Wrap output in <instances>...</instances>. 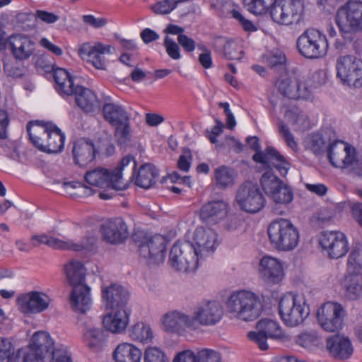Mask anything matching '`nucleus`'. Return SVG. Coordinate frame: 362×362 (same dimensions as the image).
Wrapping results in <instances>:
<instances>
[{
    "label": "nucleus",
    "instance_id": "0eeeda50",
    "mask_svg": "<svg viewBox=\"0 0 362 362\" xmlns=\"http://www.w3.org/2000/svg\"><path fill=\"white\" fill-rule=\"evenodd\" d=\"M279 313L286 325L296 327L307 318L310 314V308L303 295L291 293L281 298Z\"/></svg>",
    "mask_w": 362,
    "mask_h": 362
},
{
    "label": "nucleus",
    "instance_id": "774afa93",
    "mask_svg": "<svg viewBox=\"0 0 362 362\" xmlns=\"http://www.w3.org/2000/svg\"><path fill=\"white\" fill-rule=\"evenodd\" d=\"M159 35L150 28H145L141 33V38L145 44L156 41L159 38Z\"/></svg>",
    "mask_w": 362,
    "mask_h": 362
},
{
    "label": "nucleus",
    "instance_id": "ea45409f",
    "mask_svg": "<svg viewBox=\"0 0 362 362\" xmlns=\"http://www.w3.org/2000/svg\"><path fill=\"white\" fill-rule=\"evenodd\" d=\"M158 175V170L153 165H142L138 171L135 185L141 188L148 189L156 182L155 180Z\"/></svg>",
    "mask_w": 362,
    "mask_h": 362
},
{
    "label": "nucleus",
    "instance_id": "a19ab883",
    "mask_svg": "<svg viewBox=\"0 0 362 362\" xmlns=\"http://www.w3.org/2000/svg\"><path fill=\"white\" fill-rule=\"evenodd\" d=\"M358 274L349 273L343 281L344 296L346 298L354 300L362 295V284Z\"/></svg>",
    "mask_w": 362,
    "mask_h": 362
},
{
    "label": "nucleus",
    "instance_id": "7c9ffc66",
    "mask_svg": "<svg viewBox=\"0 0 362 362\" xmlns=\"http://www.w3.org/2000/svg\"><path fill=\"white\" fill-rule=\"evenodd\" d=\"M163 325L167 331L179 334L186 329L195 330L192 315L177 310L165 315Z\"/></svg>",
    "mask_w": 362,
    "mask_h": 362
},
{
    "label": "nucleus",
    "instance_id": "79ce46f5",
    "mask_svg": "<svg viewBox=\"0 0 362 362\" xmlns=\"http://www.w3.org/2000/svg\"><path fill=\"white\" fill-rule=\"evenodd\" d=\"M106 331L100 328L88 327L83 330V339L91 349L99 350L106 341Z\"/></svg>",
    "mask_w": 362,
    "mask_h": 362
},
{
    "label": "nucleus",
    "instance_id": "f8f14e48",
    "mask_svg": "<svg viewBox=\"0 0 362 362\" xmlns=\"http://www.w3.org/2000/svg\"><path fill=\"white\" fill-rule=\"evenodd\" d=\"M246 141L250 148L255 151L252 156L254 161L269 168H275L281 175L284 176L287 174L290 164L274 148L268 146L264 151H262L259 140L257 136H249Z\"/></svg>",
    "mask_w": 362,
    "mask_h": 362
},
{
    "label": "nucleus",
    "instance_id": "a211bd4d",
    "mask_svg": "<svg viewBox=\"0 0 362 362\" xmlns=\"http://www.w3.org/2000/svg\"><path fill=\"white\" fill-rule=\"evenodd\" d=\"M257 331H251L247 334V337L258 345V347L265 351L268 349L267 339H282L285 334L279 325L270 319H262L256 325Z\"/></svg>",
    "mask_w": 362,
    "mask_h": 362
},
{
    "label": "nucleus",
    "instance_id": "cd10ccee",
    "mask_svg": "<svg viewBox=\"0 0 362 362\" xmlns=\"http://www.w3.org/2000/svg\"><path fill=\"white\" fill-rule=\"evenodd\" d=\"M102 297L110 309H127L129 299V291L122 286L116 284L102 289Z\"/></svg>",
    "mask_w": 362,
    "mask_h": 362
},
{
    "label": "nucleus",
    "instance_id": "e2e57ef3",
    "mask_svg": "<svg viewBox=\"0 0 362 362\" xmlns=\"http://www.w3.org/2000/svg\"><path fill=\"white\" fill-rule=\"evenodd\" d=\"M173 362H197V351L184 350L177 353Z\"/></svg>",
    "mask_w": 362,
    "mask_h": 362
},
{
    "label": "nucleus",
    "instance_id": "20e7f679",
    "mask_svg": "<svg viewBox=\"0 0 362 362\" xmlns=\"http://www.w3.org/2000/svg\"><path fill=\"white\" fill-rule=\"evenodd\" d=\"M227 312L238 320L250 322L256 320L262 311L259 297L247 290L233 292L226 302Z\"/></svg>",
    "mask_w": 362,
    "mask_h": 362
},
{
    "label": "nucleus",
    "instance_id": "c756f323",
    "mask_svg": "<svg viewBox=\"0 0 362 362\" xmlns=\"http://www.w3.org/2000/svg\"><path fill=\"white\" fill-rule=\"evenodd\" d=\"M259 271L262 279L269 284H278L284 275L281 262L275 258L267 256L261 259Z\"/></svg>",
    "mask_w": 362,
    "mask_h": 362
},
{
    "label": "nucleus",
    "instance_id": "680f3d73",
    "mask_svg": "<svg viewBox=\"0 0 362 362\" xmlns=\"http://www.w3.org/2000/svg\"><path fill=\"white\" fill-rule=\"evenodd\" d=\"M279 133L284 137L288 146L291 149L296 150L298 147V144L294 139L293 135L290 132L288 127L284 124L282 122L279 124Z\"/></svg>",
    "mask_w": 362,
    "mask_h": 362
},
{
    "label": "nucleus",
    "instance_id": "338daca9",
    "mask_svg": "<svg viewBox=\"0 0 362 362\" xmlns=\"http://www.w3.org/2000/svg\"><path fill=\"white\" fill-rule=\"evenodd\" d=\"M83 22L95 28H100L105 26L107 21L105 18H96L93 15H85L83 16Z\"/></svg>",
    "mask_w": 362,
    "mask_h": 362
},
{
    "label": "nucleus",
    "instance_id": "58836bf2",
    "mask_svg": "<svg viewBox=\"0 0 362 362\" xmlns=\"http://www.w3.org/2000/svg\"><path fill=\"white\" fill-rule=\"evenodd\" d=\"M324 83V80L320 78V73L315 72L312 76L308 78L305 82L300 83L298 81L296 87V99H310L312 95L313 89L318 88Z\"/></svg>",
    "mask_w": 362,
    "mask_h": 362
},
{
    "label": "nucleus",
    "instance_id": "473e14b6",
    "mask_svg": "<svg viewBox=\"0 0 362 362\" xmlns=\"http://www.w3.org/2000/svg\"><path fill=\"white\" fill-rule=\"evenodd\" d=\"M95 153L93 143L84 139L76 141L72 149L74 163L82 168L86 167L95 160Z\"/></svg>",
    "mask_w": 362,
    "mask_h": 362
},
{
    "label": "nucleus",
    "instance_id": "9b49d317",
    "mask_svg": "<svg viewBox=\"0 0 362 362\" xmlns=\"http://www.w3.org/2000/svg\"><path fill=\"white\" fill-rule=\"evenodd\" d=\"M105 119L115 128V136L120 144H124L131 139L129 114L125 108L117 103H105L103 107Z\"/></svg>",
    "mask_w": 362,
    "mask_h": 362
},
{
    "label": "nucleus",
    "instance_id": "a878e982",
    "mask_svg": "<svg viewBox=\"0 0 362 362\" xmlns=\"http://www.w3.org/2000/svg\"><path fill=\"white\" fill-rule=\"evenodd\" d=\"M217 238L216 233L211 228L200 227L195 230L193 244L197 249L199 258L214 252L219 244Z\"/></svg>",
    "mask_w": 362,
    "mask_h": 362
},
{
    "label": "nucleus",
    "instance_id": "423d86ee",
    "mask_svg": "<svg viewBox=\"0 0 362 362\" xmlns=\"http://www.w3.org/2000/svg\"><path fill=\"white\" fill-rule=\"evenodd\" d=\"M267 233L271 244L278 250H292L298 243V230L288 219L274 220L269 225Z\"/></svg>",
    "mask_w": 362,
    "mask_h": 362
},
{
    "label": "nucleus",
    "instance_id": "b1692460",
    "mask_svg": "<svg viewBox=\"0 0 362 362\" xmlns=\"http://www.w3.org/2000/svg\"><path fill=\"white\" fill-rule=\"evenodd\" d=\"M18 303L21 311L25 314L39 313L49 307L50 298L44 293L31 291L18 297Z\"/></svg>",
    "mask_w": 362,
    "mask_h": 362
},
{
    "label": "nucleus",
    "instance_id": "09e8293b",
    "mask_svg": "<svg viewBox=\"0 0 362 362\" xmlns=\"http://www.w3.org/2000/svg\"><path fill=\"white\" fill-rule=\"evenodd\" d=\"M276 3V0H244L247 10L255 15L265 13Z\"/></svg>",
    "mask_w": 362,
    "mask_h": 362
},
{
    "label": "nucleus",
    "instance_id": "6ab92c4d",
    "mask_svg": "<svg viewBox=\"0 0 362 362\" xmlns=\"http://www.w3.org/2000/svg\"><path fill=\"white\" fill-rule=\"evenodd\" d=\"M139 253L148 264H158L164 261L166 241L163 236L155 235L144 238L139 245Z\"/></svg>",
    "mask_w": 362,
    "mask_h": 362
},
{
    "label": "nucleus",
    "instance_id": "7ed1b4c3",
    "mask_svg": "<svg viewBox=\"0 0 362 362\" xmlns=\"http://www.w3.org/2000/svg\"><path fill=\"white\" fill-rule=\"evenodd\" d=\"M129 166L132 170L129 179H132L136 168V162L132 156L128 155L122 159L119 165L112 172L102 167L86 172L85 180L93 186L112 188L116 191L124 190L127 188L128 183L124 181L122 172L125 171Z\"/></svg>",
    "mask_w": 362,
    "mask_h": 362
},
{
    "label": "nucleus",
    "instance_id": "4c0bfd02",
    "mask_svg": "<svg viewBox=\"0 0 362 362\" xmlns=\"http://www.w3.org/2000/svg\"><path fill=\"white\" fill-rule=\"evenodd\" d=\"M77 105L85 112H93L99 107V101L90 89L77 87L74 94Z\"/></svg>",
    "mask_w": 362,
    "mask_h": 362
},
{
    "label": "nucleus",
    "instance_id": "1a4fd4ad",
    "mask_svg": "<svg viewBox=\"0 0 362 362\" xmlns=\"http://www.w3.org/2000/svg\"><path fill=\"white\" fill-rule=\"evenodd\" d=\"M169 261L177 271H194L199 264L197 249L189 241H177L170 250Z\"/></svg>",
    "mask_w": 362,
    "mask_h": 362
},
{
    "label": "nucleus",
    "instance_id": "13d9d810",
    "mask_svg": "<svg viewBox=\"0 0 362 362\" xmlns=\"http://www.w3.org/2000/svg\"><path fill=\"white\" fill-rule=\"evenodd\" d=\"M13 354V344L6 338L0 337V362H9Z\"/></svg>",
    "mask_w": 362,
    "mask_h": 362
},
{
    "label": "nucleus",
    "instance_id": "c9c22d12",
    "mask_svg": "<svg viewBox=\"0 0 362 362\" xmlns=\"http://www.w3.org/2000/svg\"><path fill=\"white\" fill-rule=\"evenodd\" d=\"M53 71L57 91L62 96L74 95L78 86H74L73 77L69 72L61 68L55 69Z\"/></svg>",
    "mask_w": 362,
    "mask_h": 362
},
{
    "label": "nucleus",
    "instance_id": "aec40b11",
    "mask_svg": "<svg viewBox=\"0 0 362 362\" xmlns=\"http://www.w3.org/2000/svg\"><path fill=\"white\" fill-rule=\"evenodd\" d=\"M223 315V308L217 301H206L197 305L192 315L195 330L200 326L215 325Z\"/></svg>",
    "mask_w": 362,
    "mask_h": 362
},
{
    "label": "nucleus",
    "instance_id": "0e129e2a",
    "mask_svg": "<svg viewBox=\"0 0 362 362\" xmlns=\"http://www.w3.org/2000/svg\"><path fill=\"white\" fill-rule=\"evenodd\" d=\"M177 42L186 52H192L196 48L195 41L185 34L177 36Z\"/></svg>",
    "mask_w": 362,
    "mask_h": 362
},
{
    "label": "nucleus",
    "instance_id": "de8ad7c7",
    "mask_svg": "<svg viewBox=\"0 0 362 362\" xmlns=\"http://www.w3.org/2000/svg\"><path fill=\"white\" fill-rule=\"evenodd\" d=\"M263 58L271 69L275 71L286 69V57L282 51L279 49L272 50L265 54Z\"/></svg>",
    "mask_w": 362,
    "mask_h": 362
},
{
    "label": "nucleus",
    "instance_id": "2f4dec72",
    "mask_svg": "<svg viewBox=\"0 0 362 362\" xmlns=\"http://www.w3.org/2000/svg\"><path fill=\"white\" fill-rule=\"evenodd\" d=\"M103 319V324L106 330L114 334H121L125 331L129 322L128 309H111Z\"/></svg>",
    "mask_w": 362,
    "mask_h": 362
},
{
    "label": "nucleus",
    "instance_id": "f03ea898",
    "mask_svg": "<svg viewBox=\"0 0 362 362\" xmlns=\"http://www.w3.org/2000/svg\"><path fill=\"white\" fill-rule=\"evenodd\" d=\"M64 272L72 286L70 296L71 308L75 311L85 313L92 305L90 288L84 283L86 269L81 262L72 259L64 266Z\"/></svg>",
    "mask_w": 362,
    "mask_h": 362
},
{
    "label": "nucleus",
    "instance_id": "5fc2aeb1",
    "mask_svg": "<svg viewBox=\"0 0 362 362\" xmlns=\"http://www.w3.org/2000/svg\"><path fill=\"white\" fill-rule=\"evenodd\" d=\"M144 362H168L165 353L157 347H148L144 354Z\"/></svg>",
    "mask_w": 362,
    "mask_h": 362
},
{
    "label": "nucleus",
    "instance_id": "393cba45",
    "mask_svg": "<svg viewBox=\"0 0 362 362\" xmlns=\"http://www.w3.org/2000/svg\"><path fill=\"white\" fill-rule=\"evenodd\" d=\"M8 49L16 60L24 61L28 59L35 52V43L27 35L13 34L8 37Z\"/></svg>",
    "mask_w": 362,
    "mask_h": 362
},
{
    "label": "nucleus",
    "instance_id": "603ef678",
    "mask_svg": "<svg viewBox=\"0 0 362 362\" xmlns=\"http://www.w3.org/2000/svg\"><path fill=\"white\" fill-rule=\"evenodd\" d=\"M179 3H180V0H162L151 5V9L158 15L168 14L177 7Z\"/></svg>",
    "mask_w": 362,
    "mask_h": 362
},
{
    "label": "nucleus",
    "instance_id": "f257e3e1",
    "mask_svg": "<svg viewBox=\"0 0 362 362\" xmlns=\"http://www.w3.org/2000/svg\"><path fill=\"white\" fill-rule=\"evenodd\" d=\"M71 362L64 351H55L54 341L49 334L38 332L33 334L27 349L18 350L16 358H22V362Z\"/></svg>",
    "mask_w": 362,
    "mask_h": 362
},
{
    "label": "nucleus",
    "instance_id": "dca6fc26",
    "mask_svg": "<svg viewBox=\"0 0 362 362\" xmlns=\"http://www.w3.org/2000/svg\"><path fill=\"white\" fill-rule=\"evenodd\" d=\"M303 13V4L300 0H280L270 10L272 20L281 25L297 23Z\"/></svg>",
    "mask_w": 362,
    "mask_h": 362
},
{
    "label": "nucleus",
    "instance_id": "5701e85b",
    "mask_svg": "<svg viewBox=\"0 0 362 362\" xmlns=\"http://www.w3.org/2000/svg\"><path fill=\"white\" fill-rule=\"evenodd\" d=\"M31 240L35 247L45 244L56 250H72L74 251L90 250L95 242L93 238H89L86 240V242L74 243L69 240H63L45 234L33 235Z\"/></svg>",
    "mask_w": 362,
    "mask_h": 362
},
{
    "label": "nucleus",
    "instance_id": "4468645a",
    "mask_svg": "<svg viewBox=\"0 0 362 362\" xmlns=\"http://www.w3.org/2000/svg\"><path fill=\"white\" fill-rule=\"evenodd\" d=\"M235 200L241 210L250 214L259 212L266 203L258 185L250 181L243 183L238 187Z\"/></svg>",
    "mask_w": 362,
    "mask_h": 362
},
{
    "label": "nucleus",
    "instance_id": "49530a36",
    "mask_svg": "<svg viewBox=\"0 0 362 362\" xmlns=\"http://www.w3.org/2000/svg\"><path fill=\"white\" fill-rule=\"evenodd\" d=\"M279 92L289 99H296V87L298 86V80L292 79L289 77L279 78L275 84Z\"/></svg>",
    "mask_w": 362,
    "mask_h": 362
},
{
    "label": "nucleus",
    "instance_id": "f704fd0d",
    "mask_svg": "<svg viewBox=\"0 0 362 362\" xmlns=\"http://www.w3.org/2000/svg\"><path fill=\"white\" fill-rule=\"evenodd\" d=\"M228 204L222 201H211L205 204L200 210V216L205 221L217 222L227 214Z\"/></svg>",
    "mask_w": 362,
    "mask_h": 362
},
{
    "label": "nucleus",
    "instance_id": "ddd939ff",
    "mask_svg": "<svg viewBox=\"0 0 362 362\" xmlns=\"http://www.w3.org/2000/svg\"><path fill=\"white\" fill-rule=\"evenodd\" d=\"M337 77L350 87H362V61L354 55L339 57L336 64Z\"/></svg>",
    "mask_w": 362,
    "mask_h": 362
},
{
    "label": "nucleus",
    "instance_id": "6e6d98bb",
    "mask_svg": "<svg viewBox=\"0 0 362 362\" xmlns=\"http://www.w3.org/2000/svg\"><path fill=\"white\" fill-rule=\"evenodd\" d=\"M197 362H221L220 353L213 349L197 350Z\"/></svg>",
    "mask_w": 362,
    "mask_h": 362
},
{
    "label": "nucleus",
    "instance_id": "9d476101",
    "mask_svg": "<svg viewBox=\"0 0 362 362\" xmlns=\"http://www.w3.org/2000/svg\"><path fill=\"white\" fill-rule=\"evenodd\" d=\"M336 23L343 34L362 31V1L349 0L337 12Z\"/></svg>",
    "mask_w": 362,
    "mask_h": 362
},
{
    "label": "nucleus",
    "instance_id": "4d7b16f0",
    "mask_svg": "<svg viewBox=\"0 0 362 362\" xmlns=\"http://www.w3.org/2000/svg\"><path fill=\"white\" fill-rule=\"evenodd\" d=\"M290 122L297 126L296 129L303 130L308 125V116L302 111H291L288 112Z\"/></svg>",
    "mask_w": 362,
    "mask_h": 362
},
{
    "label": "nucleus",
    "instance_id": "3c124183",
    "mask_svg": "<svg viewBox=\"0 0 362 362\" xmlns=\"http://www.w3.org/2000/svg\"><path fill=\"white\" fill-rule=\"evenodd\" d=\"M307 147L314 154L319 155L324 152L325 141L321 134H313L306 141Z\"/></svg>",
    "mask_w": 362,
    "mask_h": 362
},
{
    "label": "nucleus",
    "instance_id": "052dcab7",
    "mask_svg": "<svg viewBox=\"0 0 362 362\" xmlns=\"http://www.w3.org/2000/svg\"><path fill=\"white\" fill-rule=\"evenodd\" d=\"M231 15L240 23L245 31L255 32L257 30V26L251 21L246 19L240 11L233 9L231 11Z\"/></svg>",
    "mask_w": 362,
    "mask_h": 362
},
{
    "label": "nucleus",
    "instance_id": "bf43d9fd",
    "mask_svg": "<svg viewBox=\"0 0 362 362\" xmlns=\"http://www.w3.org/2000/svg\"><path fill=\"white\" fill-rule=\"evenodd\" d=\"M163 45L168 56L173 59H179L181 57L179 45L170 37L165 36Z\"/></svg>",
    "mask_w": 362,
    "mask_h": 362
},
{
    "label": "nucleus",
    "instance_id": "c85d7f7f",
    "mask_svg": "<svg viewBox=\"0 0 362 362\" xmlns=\"http://www.w3.org/2000/svg\"><path fill=\"white\" fill-rule=\"evenodd\" d=\"M110 45H103L99 42L93 45L86 42L81 45L78 52L83 59L87 58L90 60L95 68L103 69L105 67V57L103 54L110 53Z\"/></svg>",
    "mask_w": 362,
    "mask_h": 362
},
{
    "label": "nucleus",
    "instance_id": "69168bd1",
    "mask_svg": "<svg viewBox=\"0 0 362 362\" xmlns=\"http://www.w3.org/2000/svg\"><path fill=\"white\" fill-rule=\"evenodd\" d=\"M192 159V155L189 151H185L182 155L180 156L177 161V168L184 172H187L191 165L190 160Z\"/></svg>",
    "mask_w": 362,
    "mask_h": 362
},
{
    "label": "nucleus",
    "instance_id": "a18cd8bd",
    "mask_svg": "<svg viewBox=\"0 0 362 362\" xmlns=\"http://www.w3.org/2000/svg\"><path fill=\"white\" fill-rule=\"evenodd\" d=\"M129 336L134 341L148 343L153 339V332L149 325L138 322L129 329Z\"/></svg>",
    "mask_w": 362,
    "mask_h": 362
},
{
    "label": "nucleus",
    "instance_id": "37998d69",
    "mask_svg": "<svg viewBox=\"0 0 362 362\" xmlns=\"http://www.w3.org/2000/svg\"><path fill=\"white\" fill-rule=\"evenodd\" d=\"M349 273L359 274L362 269V244L356 243L352 245L347 261Z\"/></svg>",
    "mask_w": 362,
    "mask_h": 362
},
{
    "label": "nucleus",
    "instance_id": "e433bc0d",
    "mask_svg": "<svg viewBox=\"0 0 362 362\" xmlns=\"http://www.w3.org/2000/svg\"><path fill=\"white\" fill-rule=\"evenodd\" d=\"M141 356V351L130 343L118 344L112 353L115 362H140Z\"/></svg>",
    "mask_w": 362,
    "mask_h": 362
},
{
    "label": "nucleus",
    "instance_id": "864d4df0",
    "mask_svg": "<svg viewBox=\"0 0 362 362\" xmlns=\"http://www.w3.org/2000/svg\"><path fill=\"white\" fill-rule=\"evenodd\" d=\"M243 52L234 41H227L223 45V54L228 60H240Z\"/></svg>",
    "mask_w": 362,
    "mask_h": 362
},
{
    "label": "nucleus",
    "instance_id": "c03bdc74",
    "mask_svg": "<svg viewBox=\"0 0 362 362\" xmlns=\"http://www.w3.org/2000/svg\"><path fill=\"white\" fill-rule=\"evenodd\" d=\"M234 176V170L226 165H221L214 170L216 185L222 189L233 184Z\"/></svg>",
    "mask_w": 362,
    "mask_h": 362
},
{
    "label": "nucleus",
    "instance_id": "f3484780",
    "mask_svg": "<svg viewBox=\"0 0 362 362\" xmlns=\"http://www.w3.org/2000/svg\"><path fill=\"white\" fill-rule=\"evenodd\" d=\"M346 310L335 302L324 303L317 312V319L321 327L327 332H339L343 327Z\"/></svg>",
    "mask_w": 362,
    "mask_h": 362
},
{
    "label": "nucleus",
    "instance_id": "4be33fe9",
    "mask_svg": "<svg viewBox=\"0 0 362 362\" xmlns=\"http://www.w3.org/2000/svg\"><path fill=\"white\" fill-rule=\"evenodd\" d=\"M356 149L346 143L336 141L327 149V157L330 163L337 168H349L354 165Z\"/></svg>",
    "mask_w": 362,
    "mask_h": 362
},
{
    "label": "nucleus",
    "instance_id": "412c9836",
    "mask_svg": "<svg viewBox=\"0 0 362 362\" xmlns=\"http://www.w3.org/2000/svg\"><path fill=\"white\" fill-rule=\"evenodd\" d=\"M318 242L331 259L340 258L349 250L347 238L339 231H323L319 235Z\"/></svg>",
    "mask_w": 362,
    "mask_h": 362
},
{
    "label": "nucleus",
    "instance_id": "bb28decb",
    "mask_svg": "<svg viewBox=\"0 0 362 362\" xmlns=\"http://www.w3.org/2000/svg\"><path fill=\"white\" fill-rule=\"evenodd\" d=\"M103 239L110 244L123 243L128 237L127 226L122 218H116L101 226Z\"/></svg>",
    "mask_w": 362,
    "mask_h": 362
},
{
    "label": "nucleus",
    "instance_id": "39448f33",
    "mask_svg": "<svg viewBox=\"0 0 362 362\" xmlns=\"http://www.w3.org/2000/svg\"><path fill=\"white\" fill-rule=\"evenodd\" d=\"M27 132L31 143L42 152L57 153L64 148L65 135L55 125L44 127L30 122Z\"/></svg>",
    "mask_w": 362,
    "mask_h": 362
},
{
    "label": "nucleus",
    "instance_id": "6e6552de",
    "mask_svg": "<svg viewBox=\"0 0 362 362\" xmlns=\"http://www.w3.org/2000/svg\"><path fill=\"white\" fill-rule=\"evenodd\" d=\"M299 53L308 59H319L326 55L328 41L326 35L316 29L305 30L297 39Z\"/></svg>",
    "mask_w": 362,
    "mask_h": 362
},
{
    "label": "nucleus",
    "instance_id": "72a5a7b5",
    "mask_svg": "<svg viewBox=\"0 0 362 362\" xmlns=\"http://www.w3.org/2000/svg\"><path fill=\"white\" fill-rule=\"evenodd\" d=\"M327 348L336 358L346 360L353 354V346L348 337L336 335L327 339Z\"/></svg>",
    "mask_w": 362,
    "mask_h": 362
},
{
    "label": "nucleus",
    "instance_id": "8fccbe9b",
    "mask_svg": "<svg viewBox=\"0 0 362 362\" xmlns=\"http://www.w3.org/2000/svg\"><path fill=\"white\" fill-rule=\"evenodd\" d=\"M62 187L66 192L71 196H89L93 193L91 188L85 186L80 182H64Z\"/></svg>",
    "mask_w": 362,
    "mask_h": 362
},
{
    "label": "nucleus",
    "instance_id": "2eb2a0df",
    "mask_svg": "<svg viewBox=\"0 0 362 362\" xmlns=\"http://www.w3.org/2000/svg\"><path fill=\"white\" fill-rule=\"evenodd\" d=\"M260 182L265 194L274 202L287 204L293 200V193L291 188L272 171L267 170L262 175Z\"/></svg>",
    "mask_w": 362,
    "mask_h": 362
}]
</instances>
